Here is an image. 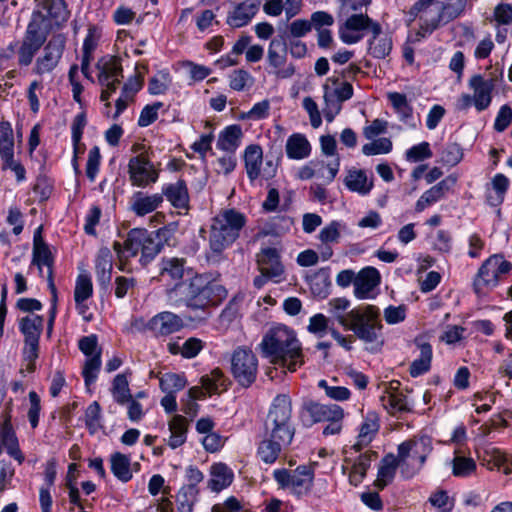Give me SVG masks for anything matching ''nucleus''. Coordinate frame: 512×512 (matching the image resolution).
I'll list each match as a JSON object with an SVG mask.
<instances>
[{
  "label": "nucleus",
  "instance_id": "obj_1",
  "mask_svg": "<svg viewBox=\"0 0 512 512\" xmlns=\"http://www.w3.org/2000/svg\"><path fill=\"white\" fill-rule=\"evenodd\" d=\"M227 296L223 285L209 274H195L184 282H178L166 290V299L175 308L186 307L194 316L188 320L204 324L211 317V309L217 307Z\"/></svg>",
  "mask_w": 512,
  "mask_h": 512
},
{
  "label": "nucleus",
  "instance_id": "obj_2",
  "mask_svg": "<svg viewBox=\"0 0 512 512\" xmlns=\"http://www.w3.org/2000/svg\"><path fill=\"white\" fill-rule=\"evenodd\" d=\"M260 347L270 362L295 371L303 361L302 348L294 331L285 325H277L264 335Z\"/></svg>",
  "mask_w": 512,
  "mask_h": 512
},
{
  "label": "nucleus",
  "instance_id": "obj_3",
  "mask_svg": "<svg viewBox=\"0 0 512 512\" xmlns=\"http://www.w3.org/2000/svg\"><path fill=\"white\" fill-rule=\"evenodd\" d=\"M364 30H370L373 34L368 41L369 53L377 59L386 58L392 51V38L388 34H382L381 25L366 14L348 16L339 27V37L345 44H355L363 39Z\"/></svg>",
  "mask_w": 512,
  "mask_h": 512
},
{
  "label": "nucleus",
  "instance_id": "obj_4",
  "mask_svg": "<svg viewBox=\"0 0 512 512\" xmlns=\"http://www.w3.org/2000/svg\"><path fill=\"white\" fill-rule=\"evenodd\" d=\"M169 232L167 228H161L154 232L139 228L132 229L124 244L114 242L113 248L120 259L136 256L140 252V262L146 265L160 253L164 242L168 240Z\"/></svg>",
  "mask_w": 512,
  "mask_h": 512
},
{
  "label": "nucleus",
  "instance_id": "obj_5",
  "mask_svg": "<svg viewBox=\"0 0 512 512\" xmlns=\"http://www.w3.org/2000/svg\"><path fill=\"white\" fill-rule=\"evenodd\" d=\"M339 324L350 330L364 343H376L383 329L381 311L371 304H362L348 311V318L339 319Z\"/></svg>",
  "mask_w": 512,
  "mask_h": 512
},
{
  "label": "nucleus",
  "instance_id": "obj_6",
  "mask_svg": "<svg viewBox=\"0 0 512 512\" xmlns=\"http://www.w3.org/2000/svg\"><path fill=\"white\" fill-rule=\"evenodd\" d=\"M267 437L290 445L295 435L292 422V401L287 394H278L272 401L264 422Z\"/></svg>",
  "mask_w": 512,
  "mask_h": 512
},
{
  "label": "nucleus",
  "instance_id": "obj_7",
  "mask_svg": "<svg viewBox=\"0 0 512 512\" xmlns=\"http://www.w3.org/2000/svg\"><path fill=\"white\" fill-rule=\"evenodd\" d=\"M245 224V215L235 209L220 212L211 225L209 245L213 253L220 254L232 245Z\"/></svg>",
  "mask_w": 512,
  "mask_h": 512
},
{
  "label": "nucleus",
  "instance_id": "obj_8",
  "mask_svg": "<svg viewBox=\"0 0 512 512\" xmlns=\"http://www.w3.org/2000/svg\"><path fill=\"white\" fill-rule=\"evenodd\" d=\"M433 450L432 440L428 436L414 437L398 445L397 456L400 459V472L404 479H411L423 468Z\"/></svg>",
  "mask_w": 512,
  "mask_h": 512
},
{
  "label": "nucleus",
  "instance_id": "obj_9",
  "mask_svg": "<svg viewBox=\"0 0 512 512\" xmlns=\"http://www.w3.org/2000/svg\"><path fill=\"white\" fill-rule=\"evenodd\" d=\"M441 6L440 0H418L410 8L409 15L419 20V33L422 36L432 34L447 24Z\"/></svg>",
  "mask_w": 512,
  "mask_h": 512
},
{
  "label": "nucleus",
  "instance_id": "obj_10",
  "mask_svg": "<svg viewBox=\"0 0 512 512\" xmlns=\"http://www.w3.org/2000/svg\"><path fill=\"white\" fill-rule=\"evenodd\" d=\"M258 359L246 347L236 348L231 355V373L242 387L251 386L257 377Z\"/></svg>",
  "mask_w": 512,
  "mask_h": 512
},
{
  "label": "nucleus",
  "instance_id": "obj_11",
  "mask_svg": "<svg viewBox=\"0 0 512 512\" xmlns=\"http://www.w3.org/2000/svg\"><path fill=\"white\" fill-rule=\"evenodd\" d=\"M512 269V264L502 255L495 254L484 261L479 268L474 280L476 293L480 294L485 289L495 287L502 275H506Z\"/></svg>",
  "mask_w": 512,
  "mask_h": 512
},
{
  "label": "nucleus",
  "instance_id": "obj_12",
  "mask_svg": "<svg viewBox=\"0 0 512 512\" xmlns=\"http://www.w3.org/2000/svg\"><path fill=\"white\" fill-rule=\"evenodd\" d=\"M287 37L286 31L279 33L268 46L267 63L271 68L269 73L278 79L291 78L295 73L294 65L287 64Z\"/></svg>",
  "mask_w": 512,
  "mask_h": 512
},
{
  "label": "nucleus",
  "instance_id": "obj_13",
  "mask_svg": "<svg viewBox=\"0 0 512 512\" xmlns=\"http://www.w3.org/2000/svg\"><path fill=\"white\" fill-rule=\"evenodd\" d=\"M274 479L283 488H289L298 497L307 495L313 485L314 471L310 466L302 465L293 471L277 469Z\"/></svg>",
  "mask_w": 512,
  "mask_h": 512
},
{
  "label": "nucleus",
  "instance_id": "obj_14",
  "mask_svg": "<svg viewBox=\"0 0 512 512\" xmlns=\"http://www.w3.org/2000/svg\"><path fill=\"white\" fill-rule=\"evenodd\" d=\"M66 48V37L64 34L53 35L44 45L41 55L36 59L33 73L44 75L54 71L60 63Z\"/></svg>",
  "mask_w": 512,
  "mask_h": 512
},
{
  "label": "nucleus",
  "instance_id": "obj_15",
  "mask_svg": "<svg viewBox=\"0 0 512 512\" xmlns=\"http://www.w3.org/2000/svg\"><path fill=\"white\" fill-rule=\"evenodd\" d=\"M129 180L132 186L146 188L156 183L159 171L144 154L132 157L128 163Z\"/></svg>",
  "mask_w": 512,
  "mask_h": 512
},
{
  "label": "nucleus",
  "instance_id": "obj_16",
  "mask_svg": "<svg viewBox=\"0 0 512 512\" xmlns=\"http://www.w3.org/2000/svg\"><path fill=\"white\" fill-rule=\"evenodd\" d=\"M339 416H344V410L339 405L310 400L303 405L301 420L305 426H312L318 422H329Z\"/></svg>",
  "mask_w": 512,
  "mask_h": 512
},
{
  "label": "nucleus",
  "instance_id": "obj_17",
  "mask_svg": "<svg viewBox=\"0 0 512 512\" xmlns=\"http://www.w3.org/2000/svg\"><path fill=\"white\" fill-rule=\"evenodd\" d=\"M381 283L379 271L372 266L361 269L354 280V296L359 300L375 299Z\"/></svg>",
  "mask_w": 512,
  "mask_h": 512
},
{
  "label": "nucleus",
  "instance_id": "obj_18",
  "mask_svg": "<svg viewBox=\"0 0 512 512\" xmlns=\"http://www.w3.org/2000/svg\"><path fill=\"white\" fill-rule=\"evenodd\" d=\"M259 0H244L233 5L228 12L226 23L232 28H241L248 25L260 9Z\"/></svg>",
  "mask_w": 512,
  "mask_h": 512
},
{
  "label": "nucleus",
  "instance_id": "obj_19",
  "mask_svg": "<svg viewBox=\"0 0 512 512\" xmlns=\"http://www.w3.org/2000/svg\"><path fill=\"white\" fill-rule=\"evenodd\" d=\"M184 327L182 318L169 311L156 314L148 322V328L155 336H168L180 331Z\"/></svg>",
  "mask_w": 512,
  "mask_h": 512
},
{
  "label": "nucleus",
  "instance_id": "obj_20",
  "mask_svg": "<svg viewBox=\"0 0 512 512\" xmlns=\"http://www.w3.org/2000/svg\"><path fill=\"white\" fill-rule=\"evenodd\" d=\"M39 11L33 14H39L40 21L51 20L56 26H62L70 16L65 0H40L38 2Z\"/></svg>",
  "mask_w": 512,
  "mask_h": 512
},
{
  "label": "nucleus",
  "instance_id": "obj_21",
  "mask_svg": "<svg viewBox=\"0 0 512 512\" xmlns=\"http://www.w3.org/2000/svg\"><path fill=\"white\" fill-rule=\"evenodd\" d=\"M469 86L474 90L473 101L478 112L486 110L492 101V91L494 89L493 79H485L481 75H474Z\"/></svg>",
  "mask_w": 512,
  "mask_h": 512
},
{
  "label": "nucleus",
  "instance_id": "obj_22",
  "mask_svg": "<svg viewBox=\"0 0 512 512\" xmlns=\"http://www.w3.org/2000/svg\"><path fill=\"white\" fill-rule=\"evenodd\" d=\"M257 262L261 273L267 275L270 279L279 281L284 268L280 261V256L275 248H265L257 256Z\"/></svg>",
  "mask_w": 512,
  "mask_h": 512
},
{
  "label": "nucleus",
  "instance_id": "obj_23",
  "mask_svg": "<svg viewBox=\"0 0 512 512\" xmlns=\"http://www.w3.org/2000/svg\"><path fill=\"white\" fill-rule=\"evenodd\" d=\"M113 256L108 247L99 249L95 260V274L98 285L107 290L111 283Z\"/></svg>",
  "mask_w": 512,
  "mask_h": 512
},
{
  "label": "nucleus",
  "instance_id": "obj_24",
  "mask_svg": "<svg viewBox=\"0 0 512 512\" xmlns=\"http://www.w3.org/2000/svg\"><path fill=\"white\" fill-rule=\"evenodd\" d=\"M96 68L99 71L98 82L100 85H106L110 79L121 81L123 78V68L119 57L103 56L98 60Z\"/></svg>",
  "mask_w": 512,
  "mask_h": 512
},
{
  "label": "nucleus",
  "instance_id": "obj_25",
  "mask_svg": "<svg viewBox=\"0 0 512 512\" xmlns=\"http://www.w3.org/2000/svg\"><path fill=\"white\" fill-rule=\"evenodd\" d=\"M32 264L37 265L39 267L40 272H42V266L48 267V286L51 294L54 295V300L56 299V287L53 281V257L48 248V246L38 239H36L35 243H33V258Z\"/></svg>",
  "mask_w": 512,
  "mask_h": 512
},
{
  "label": "nucleus",
  "instance_id": "obj_26",
  "mask_svg": "<svg viewBox=\"0 0 512 512\" xmlns=\"http://www.w3.org/2000/svg\"><path fill=\"white\" fill-rule=\"evenodd\" d=\"M163 195L146 194L144 192H135L130 200V210L137 216H145L155 211L163 203Z\"/></svg>",
  "mask_w": 512,
  "mask_h": 512
},
{
  "label": "nucleus",
  "instance_id": "obj_27",
  "mask_svg": "<svg viewBox=\"0 0 512 512\" xmlns=\"http://www.w3.org/2000/svg\"><path fill=\"white\" fill-rule=\"evenodd\" d=\"M191 269L186 266L184 258L165 257L161 260L160 274L163 278H169L171 281L178 283L184 282L183 277L186 273H190Z\"/></svg>",
  "mask_w": 512,
  "mask_h": 512
},
{
  "label": "nucleus",
  "instance_id": "obj_28",
  "mask_svg": "<svg viewBox=\"0 0 512 512\" xmlns=\"http://www.w3.org/2000/svg\"><path fill=\"white\" fill-rule=\"evenodd\" d=\"M415 344L420 350V355L410 365L409 372L412 377H418L428 372L432 361V346L419 337L415 339Z\"/></svg>",
  "mask_w": 512,
  "mask_h": 512
},
{
  "label": "nucleus",
  "instance_id": "obj_29",
  "mask_svg": "<svg viewBox=\"0 0 512 512\" xmlns=\"http://www.w3.org/2000/svg\"><path fill=\"white\" fill-rule=\"evenodd\" d=\"M344 184L348 190L361 196L368 195L374 186L373 178L369 179L362 169L349 170L344 179Z\"/></svg>",
  "mask_w": 512,
  "mask_h": 512
},
{
  "label": "nucleus",
  "instance_id": "obj_30",
  "mask_svg": "<svg viewBox=\"0 0 512 512\" xmlns=\"http://www.w3.org/2000/svg\"><path fill=\"white\" fill-rule=\"evenodd\" d=\"M483 464L489 470H497L506 475L512 473V459L498 448H490L485 451Z\"/></svg>",
  "mask_w": 512,
  "mask_h": 512
},
{
  "label": "nucleus",
  "instance_id": "obj_31",
  "mask_svg": "<svg viewBox=\"0 0 512 512\" xmlns=\"http://www.w3.org/2000/svg\"><path fill=\"white\" fill-rule=\"evenodd\" d=\"M242 136V129L239 125L233 124L227 126L220 132L216 146L219 150L235 154L236 150L241 145Z\"/></svg>",
  "mask_w": 512,
  "mask_h": 512
},
{
  "label": "nucleus",
  "instance_id": "obj_32",
  "mask_svg": "<svg viewBox=\"0 0 512 512\" xmlns=\"http://www.w3.org/2000/svg\"><path fill=\"white\" fill-rule=\"evenodd\" d=\"M340 166V159L336 157L330 161L327 165L321 164L318 169H313L310 166L302 167L298 176L302 180H308L315 176L324 178L328 183L332 182L336 177Z\"/></svg>",
  "mask_w": 512,
  "mask_h": 512
},
{
  "label": "nucleus",
  "instance_id": "obj_33",
  "mask_svg": "<svg viewBox=\"0 0 512 512\" xmlns=\"http://www.w3.org/2000/svg\"><path fill=\"white\" fill-rule=\"evenodd\" d=\"M161 194L165 196L175 208H186L188 206V189L183 180L164 185Z\"/></svg>",
  "mask_w": 512,
  "mask_h": 512
},
{
  "label": "nucleus",
  "instance_id": "obj_34",
  "mask_svg": "<svg viewBox=\"0 0 512 512\" xmlns=\"http://www.w3.org/2000/svg\"><path fill=\"white\" fill-rule=\"evenodd\" d=\"M287 447L288 445L272 439L271 437H267L264 434V438L257 448V456L264 463L273 464L278 459L281 452Z\"/></svg>",
  "mask_w": 512,
  "mask_h": 512
},
{
  "label": "nucleus",
  "instance_id": "obj_35",
  "mask_svg": "<svg viewBox=\"0 0 512 512\" xmlns=\"http://www.w3.org/2000/svg\"><path fill=\"white\" fill-rule=\"evenodd\" d=\"M263 159L262 148L259 145H249L244 151V164L247 176L251 182L255 181L261 172Z\"/></svg>",
  "mask_w": 512,
  "mask_h": 512
},
{
  "label": "nucleus",
  "instance_id": "obj_36",
  "mask_svg": "<svg viewBox=\"0 0 512 512\" xmlns=\"http://www.w3.org/2000/svg\"><path fill=\"white\" fill-rule=\"evenodd\" d=\"M448 190V179L440 181L420 196L415 204V211L418 213L424 211L427 207L442 199Z\"/></svg>",
  "mask_w": 512,
  "mask_h": 512
},
{
  "label": "nucleus",
  "instance_id": "obj_37",
  "mask_svg": "<svg viewBox=\"0 0 512 512\" xmlns=\"http://www.w3.org/2000/svg\"><path fill=\"white\" fill-rule=\"evenodd\" d=\"M311 146L307 138L300 133H294L286 142V154L290 159H304L310 155Z\"/></svg>",
  "mask_w": 512,
  "mask_h": 512
},
{
  "label": "nucleus",
  "instance_id": "obj_38",
  "mask_svg": "<svg viewBox=\"0 0 512 512\" xmlns=\"http://www.w3.org/2000/svg\"><path fill=\"white\" fill-rule=\"evenodd\" d=\"M44 319L40 315H28L20 319L19 330L24 341H40Z\"/></svg>",
  "mask_w": 512,
  "mask_h": 512
},
{
  "label": "nucleus",
  "instance_id": "obj_39",
  "mask_svg": "<svg viewBox=\"0 0 512 512\" xmlns=\"http://www.w3.org/2000/svg\"><path fill=\"white\" fill-rule=\"evenodd\" d=\"M232 470L223 463H216L211 466V478L209 487L212 491L219 492L229 486L233 481Z\"/></svg>",
  "mask_w": 512,
  "mask_h": 512
},
{
  "label": "nucleus",
  "instance_id": "obj_40",
  "mask_svg": "<svg viewBox=\"0 0 512 512\" xmlns=\"http://www.w3.org/2000/svg\"><path fill=\"white\" fill-rule=\"evenodd\" d=\"M39 14H33L32 19L29 22L25 35L23 37V42L32 45L38 49H40L46 42V32L43 30L42 21L39 20Z\"/></svg>",
  "mask_w": 512,
  "mask_h": 512
},
{
  "label": "nucleus",
  "instance_id": "obj_41",
  "mask_svg": "<svg viewBox=\"0 0 512 512\" xmlns=\"http://www.w3.org/2000/svg\"><path fill=\"white\" fill-rule=\"evenodd\" d=\"M188 422L185 417L175 415L169 422L170 437L168 445L172 449H176L183 445L187 438Z\"/></svg>",
  "mask_w": 512,
  "mask_h": 512
},
{
  "label": "nucleus",
  "instance_id": "obj_42",
  "mask_svg": "<svg viewBox=\"0 0 512 512\" xmlns=\"http://www.w3.org/2000/svg\"><path fill=\"white\" fill-rule=\"evenodd\" d=\"M310 289L315 296L327 297L331 286L330 271L328 268H321L307 277Z\"/></svg>",
  "mask_w": 512,
  "mask_h": 512
},
{
  "label": "nucleus",
  "instance_id": "obj_43",
  "mask_svg": "<svg viewBox=\"0 0 512 512\" xmlns=\"http://www.w3.org/2000/svg\"><path fill=\"white\" fill-rule=\"evenodd\" d=\"M382 406L391 414L406 413L412 410V404L402 393H388L381 397Z\"/></svg>",
  "mask_w": 512,
  "mask_h": 512
},
{
  "label": "nucleus",
  "instance_id": "obj_44",
  "mask_svg": "<svg viewBox=\"0 0 512 512\" xmlns=\"http://www.w3.org/2000/svg\"><path fill=\"white\" fill-rule=\"evenodd\" d=\"M452 475L457 478H467L472 476L477 469L475 460L455 452L451 460Z\"/></svg>",
  "mask_w": 512,
  "mask_h": 512
},
{
  "label": "nucleus",
  "instance_id": "obj_45",
  "mask_svg": "<svg viewBox=\"0 0 512 512\" xmlns=\"http://www.w3.org/2000/svg\"><path fill=\"white\" fill-rule=\"evenodd\" d=\"M110 462L111 471L118 480L128 482L132 478L129 456L116 452L112 454Z\"/></svg>",
  "mask_w": 512,
  "mask_h": 512
},
{
  "label": "nucleus",
  "instance_id": "obj_46",
  "mask_svg": "<svg viewBox=\"0 0 512 512\" xmlns=\"http://www.w3.org/2000/svg\"><path fill=\"white\" fill-rule=\"evenodd\" d=\"M14 155L13 129L8 121L0 122V157L11 158Z\"/></svg>",
  "mask_w": 512,
  "mask_h": 512
},
{
  "label": "nucleus",
  "instance_id": "obj_47",
  "mask_svg": "<svg viewBox=\"0 0 512 512\" xmlns=\"http://www.w3.org/2000/svg\"><path fill=\"white\" fill-rule=\"evenodd\" d=\"M388 99L398 114L399 119L407 123L412 118V107L409 105L406 95L399 92H391L388 94Z\"/></svg>",
  "mask_w": 512,
  "mask_h": 512
},
{
  "label": "nucleus",
  "instance_id": "obj_48",
  "mask_svg": "<svg viewBox=\"0 0 512 512\" xmlns=\"http://www.w3.org/2000/svg\"><path fill=\"white\" fill-rule=\"evenodd\" d=\"M111 392L114 400L120 405H124L128 400H131L132 395L129 389V383L124 374L115 376Z\"/></svg>",
  "mask_w": 512,
  "mask_h": 512
},
{
  "label": "nucleus",
  "instance_id": "obj_49",
  "mask_svg": "<svg viewBox=\"0 0 512 512\" xmlns=\"http://www.w3.org/2000/svg\"><path fill=\"white\" fill-rule=\"evenodd\" d=\"M379 425L375 419H366V421L361 425L360 432L358 435L357 442L352 446L356 452L362 450V448L368 445L374 435L377 433Z\"/></svg>",
  "mask_w": 512,
  "mask_h": 512
},
{
  "label": "nucleus",
  "instance_id": "obj_50",
  "mask_svg": "<svg viewBox=\"0 0 512 512\" xmlns=\"http://www.w3.org/2000/svg\"><path fill=\"white\" fill-rule=\"evenodd\" d=\"M441 8L448 24L464 15L468 0H445L441 1Z\"/></svg>",
  "mask_w": 512,
  "mask_h": 512
},
{
  "label": "nucleus",
  "instance_id": "obj_51",
  "mask_svg": "<svg viewBox=\"0 0 512 512\" xmlns=\"http://www.w3.org/2000/svg\"><path fill=\"white\" fill-rule=\"evenodd\" d=\"M187 384L184 375L176 373H165L160 377V388L164 393L176 394Z\"/></svg>",
  "mask_w": 512,
  "mask_h": 512
},
{
  "label": "nucleus",
  "instance_id": "obj_52",
  "mask_svg": "<svg viewBox=\"0 0 512 512\" xmlns=\"http://www.w3.org/2000/svg\"><path fill=\"white\" fill-rule=\"evenodd\" d=\"M101 367V351H98L90 358L85 361L82 376L87 386L93 384L98 376V372Z\"/></svg>",
  "mask_w": 512,
  "mask_h": 512
},
{
  "label": "nucleus",
  "instance_id": "obj_53",
  "mask_svg": "<svg viewBox=\"0 0 512 512\" xmlns=\"http://www.w3.org/2000/svg\"><path fill=\"white\" fill-rule=\"evenodd\" d=\"M254 84L253 76L244 69L232 71L229 76L230 88L235 91H243Z\"/></svg>",
  "mask_w": 512,
  "mask_h": 512
},
{
  "label": "nucleus",
  "instance_id": "obj_54",
  "mask_svg": "<svg viewBox=\"0 0 512 512\" xmlns=\"http://www.w3.org/2000/svg\"><path fill=\"white\" fill-rule=\"evenodd\" d=\"M400 467V459L398 456L393 454L386 455L378 469V477L386 480V482H392L395 477L396 469Z\"/></svg>",
  "mask_w": 512,
  "mask_h": 512
},
{
  "label": "nucleus",
  "instance_id": "obj_55",
  "mask_svg": "<svg viewBox=\"0 0 512 512\" xmlns=\"http://www.w3.org/2000/svg\"><path fill=\"white\" fill-rule=\"evenodd\" d=\"M93 292L92 282L88 275H79L74 290V300L77 305L91 297Z\"/></svg>",
  "mask_w": 512,
  "mask_h": 512
},
{
  "label": "nucleus",
  "instance_id": "obj_56",
  "mask_svg": "<svg viewBox=\"0 0 512 512\" xmlns=\"http://www.w3.org/2000/svg\"><path fill=\"white\" fill-rule=\"evenodd\" d=\"M85 424L91 434L96 433L101 426V407L97 401L92 402L85 411Z\"/></svg>",
  "mask_w": 512,
  "mask_h": 512
},
{
  "label": "nucleus",
  "instance_id": "obj_57",
  "mask_svg": "<svg viewBox=\"0 0 512 512\" xmlns=\"http://www.w3.org/2000/svg\"><path fill=\"white\" fill-rule=\"evenodd\" d=\"M463 157L461 146L455 142L447 143L441 151V162L445 165L454 166L458 164Z\"/></svg>",
  "mask_w": 512,
  "mask_h": 512
},
{
  "label": "nucleus",
  "instance_id": "obj_58",
  "mask_svg": "<svg viewBox=\"0 0 512 512\" xmlns=\"http://www.w3.org/2000/svg\"><path fill=\"white\" fill-rule=\"evenodd\" d=\"M433 155L430 144L426 141L412 146L405 152V159L408 162H420L431 158Z\"/></svg>",
  "mask_w": 512,
  "mask_h": 512
},
{
  "label": "nucleus",
  "instance_id": "obj_59",
  "mask_svg": "<svg viewBox=\"0 0 512 512\" xmlns=\"http://www.w3.org/2000/svg\"><path fill=\"white\" fill-rule=\"evenodd\" d=\"M22 355L23 360L26 362V371L34 372L36 360L39 356V341H24Z\"/></svg>",
  "mask_w": 512,
  "mask_h": 512
},
{
  "label": "nucleus",
  "instance_id": "obj_60",
  "mask_svg": "<svg viewBox=\"0 0 512 512\" xmlns=\"http://www.w3.org/2000/svg\"><path fill=\"white\" fill-rule=\"evenodd\" d=\"M392 141L389 138H379L363 145L362 153L366 156L387 154L392 150Z\"/></svg>",
  "mask_w": 512,
  "mask_h": 512
},
{
  "label": "nucleus",
  "instance_id": "obj_61",
  "mask_svg": "<svg viewBox=\"0 0 512 512\" xmlns=\"http://www.w3.org/2000/svg\"><path fill=\"white\" fill-rule=\"evenodd\" d=\"M324 101L326 107L324 109V116L328 122H332L335 116L341 111L342 102L329 93V86L324 85Z\"/></svg>",
  "mask_w": 512,
  "mask_h": 512
},
{
  "label": "nucleus",
  "instance_id": "obj_62",
  "mask_svg": "<svg viewBox=\"0 0 512 512\" xmlns=\"http://www.w3.org/2000/svg\"><path fill=\"white\" fill-rule=\"evenodd\" d=\"M318 387L325 391L327 397L335 401H346L350 398L351 392L344 386H330L326 380H320Z\"/></svg>",
  "mask_w": 512,
  "mask_h": 512
},
{
  "label": "nucleus",
  "instance_id": "obj_63",
  "mask_svg": "<svg viewBox=\"0 0 512 512\" xmlns=\"http://www.w3.org/2000/svg\"><path fill=\"white\" fill-rule=\"evenodd\" d=\"M214 166L218 174L229 175L237 166V158L235 154L225 152L216 159Z\"/></svg>",
  "mask_w": 512,
  "mask_h": 512
},
{
  "label": "nucleus",
  "instance_id": "obj_64",
  "mask_svg": "<svg viewBox=\"0 0 512 512\" xmlns=\"http://www.w3.org/2000/svg\"><path fill=\"white\" fill-rule=\"evenodd\" d=\"M137 281L133 277L117 276L115 278V296L122 299L133 292Z\"/></svg>",
  "mask_w": 512,
  "mask_h": 512
}]
</instances>
